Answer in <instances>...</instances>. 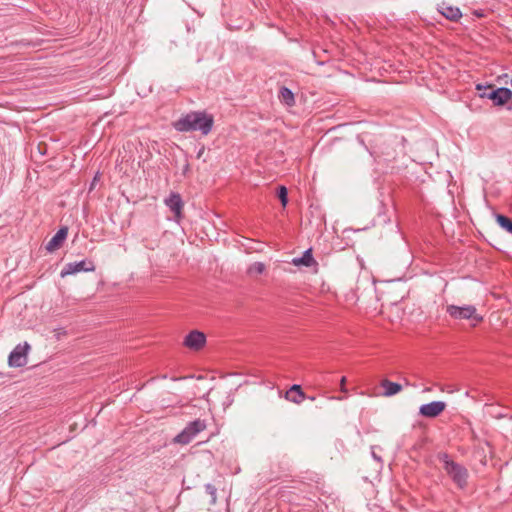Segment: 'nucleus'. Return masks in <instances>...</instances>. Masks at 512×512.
<instances>
[{
	"label": "nucleus",
	"mask_w": 512,
	"mask_h": 512,
	"mask_svg": "<svg viewBox=\"0 0 512 512\" xmlns=\"http://www.w3.org/2000/svg\"><path fill=\"white\" fill-rule=\"evenodd\" d=\"M292 264L295 266L311 267L313 265H317V262L313 257L312 249L309 248L303 252L301 257L294 258L292 260Z\"/></svg>",
	"instance_id": "4468645a"
},
{
	"label": "nucleus",
	"mask_w": 512,
	"mask_h": 512,
	"mask_svg": "<svg viewBox=\"0 0 512 512\" xmlns=\"http://www.w3.org/2000/svg\"><path fill=\"white\" fill-rule=\"evenodd\" d=\"M206 427V421L203 419H196L191 421L179 434L174 437L173 442L181 445H187L196 435L204 431Z\"/></svg>",
	"instance_id": "20e7f679"
},
{
	"label": "nucleus",
	"mask_w": 512,
	"mask_h": 512,
	"mask_svg": "<svg viewBox=\"0 0 512 512\" xmlns=\"http://www.w3.org/2000/svg\"><path fill=\"white\" fill-rule=\"evenodd\" d=\"M380 386L384 389L382 395L385 397H391L402 391V385L396 382H392L388 379H383L380 382Z\"/></svg>",
	"instance_id": "ddd939ff"
},
{
	"label": "nucleus",
	"mask_w": 512,
	"mask_h": 512,
	"mask_svg": "<svg viewBox=\"0 0 512 512\" xmlns=\"http://www.w3.org/2000/svg\"><path fill=\"white\" fill-rule=\"evenodd\" d=\"M307 398H308V399H310V400H312V401H314V400H315V397H314V396H309V397H307Z\"/></svg>",
	"instance_id": "393cba45"
},
{
	"label": "nucleus",
	"mask_w": 512,
	"mask_h": 512,
	"mask_svg": "<svg viewBox=\"0 0 512 512\" xmlns=\"http://www.w3.org/2000/svg\"><path fill=\"white\" fill-rule=\"evenodd\" d=\"M265 264L262 263V262H254L253 264H251L247 270V273L250 275V276H254V275H260L262 274L264 271H265Z\"/></svg>",
	"instance_id": "a211bd4d"
},
{
	"label": "nucleus",
	"mask_w": 512,
	"mask_h": 512,
	"mask_svg": "<svg viewBox=\"0 0 512 512\" xmlns=\"http://www.w3.org/2000/svg\"><path fill=\"white\" fill-rule=\"evenodd\" d=\"M213 126L214 117L206 111H190L172 122V127L178 132L199 131L204 136L212 131Z\"/></svg>",
	"instance_id": "f257e3e1"
},
{
	"label": "nucleus",
	"mask_w": 512,
	"mask_h": 512,
	"mask_svg": "<svg viewBox=\"0 0 512 512\" xmlns=\"http://www.w3.org/2000/svg\"><path fill=\"white\" fill-rule=\"evenodd\" d=\"M495 220L497 224L506 232L512 235V219L506 215L496 213Z\"/></svg>",
	"instance_id": "f3484780"
},
{
	"label": "nucleus",
	"mask_w": 512,
	"mask_h": 512,
	"mask_svg": "<svg viewBox=\"0 0 512 512\" xmlns=\"http://www.w3.org/2000/svg\"><path fill=\"white\" fill-rule=\"evenodd\" d=\"M437 458L443 463V469L451 478L453 483L458 488L464 489L468 484L469 473L467 468L462 464L453 461L446 452L438 453Z\"/></svg>",
	"instance_id": "f03ea898"
},
{
	"label": "nucleus",
	"mask_w": 512,
	"mask_h": 512,
	"mask_svg": "<svg viewBox=\"0 0 512 512\" xmlns=\"http://www.w3.org/2000/svg\"><path fill=\"white\" fill-rule=\"evenodd\" d=\"M510 84H511V86H512V78H511V80H510Z\"/></svg>",
	"instance_id": "a878e982"
},
{
	"label": "nucleus",
	"mask_w": 512,
	"mask_h": 512,
	"mask_svg": "<svg viewBox=\"0 0 512 512\" xmlns=\"http://www.w3.org/2000/svg\"><path fill=\"white\" fill-rule=\"evenodd\" d=\"M95 269L96 266L92 260L84 259L79 262H70L61 270L60 277L65 278L78 272H93Z\"/></svg>",
	"instance_id": "423d86ee"
},
{
	"label": "nucleus",
	"mask_w": 512,
	"mask_h": 512,
	"mask_svg": "<svg viewBox=\"0 0 512 512\" xmlns=\"http://www.w3.org/2000/svg\"><path fill=\"white\" fill-rule=\"evenodd\" d=\"M279 99L283 104L288 106H293L295 104L293 92L285 86L281 87L279 90Z\"/></svg>",
	"instance_id": "dca6fc26"
},
{
	"label": "nucleus",
	"mask_w": 512,
	"mask_h": 512,
	"mask_svg": "<svg viewBox=\"0 0 512 512\" xmlns=\"http://www.w3.org/2000/svg\"><path fill=\"white\" fill-rule=\"evenodd\" d=\"M285 398L290 402L300 404L304 399H306V395L300 385L294 384L286 392Z\"/></svg>",
	"instance_id": "f8f14e48"
},
{
	"label": "nucleus",
	"mask_w": 512,
	"mask_h": 512,
	"mask_svg": "<svg viewBox=\"0 0 512 512\" xmlns=\"http://www.w3.org/2000/svg\"><path fill=\"white\" fill-rule=\"evenodd\" d=\"M346 377L343 376L340 380V390L341 392H344V393H347V388H346Z\"/></svg>",
	"instance_id": "4be33fe9"
},
{
	"label": "nucleus",
	"mask_w": 512,
	"mask_h": 512,
	"mask_svg": "<svg viewBox=\"0 0 512 512\" xmlns=\"http://www.w3.org/2000/svg\"><path fill=\"white\" fill-rule=\"evenodd\" d=\"M446 403L444 401H432L420 406L419 414L426 418H436L441 415L446 409Z\"/></svg>",
	"instance_id": "1a4fd4ad"
},
{
	"label": "nucleus",
	"mask_w": 512,
	"mask_h": 512,
	"mask_svg": "<svg viewBox=\"0 0 512 512\" xmlns=\"http://www.w3.org/2000/svg\"><path fill=\"white\" fill-rule=\"evenodd\" d=\"M446 312L456 320H473L476 323L482 322L483 317L477 313V309L474 305H448Z\"/></svg>",
	"instance_id": "39448f33"
},
{
	"label": "nucleus",
	"mask_w": 512,
	"mask_h": 512,
	"mask_svg": "<svg viewBox=\"0 0 512 512\" xmlns=\"http://www.w3.org/2000/svg\"><path fill=\"white\" fill-rule=\"evenodd\" d=\"M474 14L477 16V17H482L483 16V13L480 12V11H474Z\"/></svg>",
	"instance_id": "5701e85b"
},
{
	"label": "nucleus",
	"mask_w": 512,
	"mask_h": 512,
	"mask_svg": "<svg viewBox=\"0 0 512 512\" xmlns=\"http://www.w3.org/2000/svg\"><path fill=\"white\" fill-rule=\"evenodd\" d=\"M165 205L174 214V221L180 223L183 219L184 202L182 197L177 192H171L170 195L164 200Z\"/></svg>",
	"instance_id": "0eeeda50"
},
{
	"label": "nucleus",
	"mask_w": 512,
	"mask_h": 512,
	"mask_svg": "<svg viewBox=\"0 0 512 512\" xmlns=\"http://www.w3.org/2000/svg\"><path fill=\"white\" fill-rule=\"evenodd\" d=\"M203 152H204V147L198 152L197 157L200 158Z\"/></svg>",
	"instance_id": "b1692460"
},
{
	"label": "nucleus",
	"mask_w": 512,
	"mask_h": 512,
	"mask_svg": "<svg viewBox=\"0 0 512 512\" xmlns=\"http://www.w3.org/2000/svg\"><path fill=\"white\" fill-rule=\"evenodd\" d=\"M206 343V335L201 332V331H198V330H193L191 332H189L185 338H184V346H186L187 348L191 349V350H194V351H199L200 349H202L204 347Z\"/></svg>",
	"instance_id": "9d476101"
},
{
	"label": "nucleus",
	"mask_w": 512,
	"mask_h": 512,
	"mask_svg": "<svg viewBox=\"0 0 512 512\" xmlns=\"http://www.w3.org/2000/svg\"><path fill=\"white\" fill-rule=\"evenodd\" d=\"M439 12L446 19L454 21V22H457L462 17V13L458 7L446 6L445 3H443L440 6Z\"/></svg>",
	"instance_id": "2eb2a0df"
},
{
	"label": "nucleus",
	"mask_w": 512,
	"mask_h": 512,
	"mask_svg": "<svg viewBox=\"0 0 512 512\" xmlns=\"http://www.w3.org/2000/svg\"><path fill=\"white\" fill-rule=\"evenodd\" d=\"M277 197L280 200L283 207H286L288 203V190L285 186H279L277 190Z\"/></svg>",
	"instance_id": "6ab92c4d"
},
{
	"label": "nucleus",
	"mask_w": 512,
	"mask_h": 512,
	"mask_svg": "<svg viewBox=\"0 0 512 512\" xmlns=\"http://www.w3.org/2000/svg\"><path fill=\"white\" fill-rule=\"evenodd\" d=\"M68 235V227L62 226L58 229L55 235L50 239V241L46 244V250L48 252H54L58 250L66 240Z\"/></svg>",
	"instance_id": "9b49d317"
},
{
	"label": "nucleus",
	"mask_w": 512,
	"mask_h": 512,
	"mask_svg": "<svg viewBox=\"0 0 512 512\" xmlns=\"http://www.w3.org/2000/svg\"><path fill=\"white\" fill-rule=\"evenodd\" d=\"M55 337L57 340L61 339V336L66 335V331L63 328L55 329Z\"/></svg>",
	"instance_id": "412c9836"
},
{
	"label": "nucleus",
	"mask_w": 512,
	"mask_h": 512,
	"mask_svg": "<svg viewBox=\"0 0 512 512\" xmlns=\"http://www.w3.org/2000/svg\"><path fill=\"white\" fill-rule=\"evenodd\" d=\"M205 491H206V493H207V494H209V496H210V501H209V503H210L211 505L216 504V499H217V497H216V494H217V489H216V487H215L214 485H212V484L208 483V484H206V485H205Z\"/></svg>",
	"instance_id": "aec40b11"
},
{
	"label": "nucleus",
	"mask_w": 512,
	"mask_h": 512,
	"mask_svg": "<svg viewBox=\"0 0 512 512\" xmlns=\"http://www.w3.org/2000/svg\"><path fill=\"white\" fill-rule=\"evenodd\" d=\"M30 349V345L24 342L23 345H17L9 354L8 364L10 367H22L27 364L26 355Z\"/></svg>",
	"instance_id": "6e6552de"
},
{
	"label": "nucleus",
	"mask_w": 512,
	"mask_h": 512,
	"mask_svg": "<svg viewBox=\"0 0 512 512\" xmlns=\"http://www.w3.org/2000/svg\"><path fill=\"white\" fill-rule=\"evenodd\" d=\"M480 98H487L493 102L495 106H503L507 104V108L512 110V91L506 87L495 88L494 85L483 86L476 85Z\"/></svg>",
	"instance_id": "7ed1b4c3"
}]
</instances>
